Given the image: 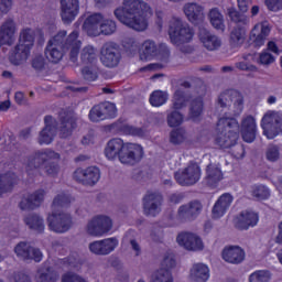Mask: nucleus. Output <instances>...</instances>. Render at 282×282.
Listing matches in <instances>:
<instances>
[{"instance_id":"nucleus-1","label":"nucleus","mask_w":282,"mask_h":282,"mask_svg":"<svg viewBox=\"0 0 282 282\" xmlns=\"http://www.w3.org/2000/svg\"><path fill=\"white\" fill-rule=\"evenodd\" d=\"M83 47L80 31L74 30L67 35L66 30L58 31L48 40L45 47V56L51 63H61L63 56L68 53V58L74 65H78V56L83 65H94L98 63V48L88 44Z\"/></svg>"},{"instance_id":"nucleus-2","label":"nucleus","mask_w":282,"mask_h":282,"mask_svg":"<svg viewBox=\"0 0 282 282\" xmlns=\"http://www.w3.org/2000/svg\"><path fill=\"white\" fill-rule=\"evenodd\" d=\"M113 14L122 25L135 32H144L149 28L148 17L153 14V9L144 0H123Z\"/></svg>"},{"instance_id":"nucleus-3","label":"nucleus","mask_w":282,"mask_h":282,"mask_svg":"<svg viewBox=\"0 0 282 282\" xmlns=\"http://www.w3.org/2000/svg\"><path fill=\"white\" fill-rule=\"evenodd\" d=\"M239 140V122L232 117H221L216 124L215 144L219 149H230Z\"/></svg>"},{"instance_id":"nucleus-4","label":"nucleus","mask_w":282,"mask_h":282,"mask_svg":"<svg viewBox=\"0 0 282 282\" xmlns=\"http://www.w3.org/2000/svg\"><path fill=\"white\" fill-rule=\"evenodd\" d=\"M167 34L173 45H184V43H191L193 41L195 31L186 21L173 17L169 23Z\"/></svg>"},{"instance_id":"nucleus-5","label":"nucleus","mask_w":282,"mask_h":282,"mask_svg":"<svg viewBox=\"0 0 282 282\" xmlns=\"http://www.w3.org/2000/svg\"><path fill=\"white\" fill-rule=\"evenodd\" d=\"M46 224L48 230L56 232L57 235H63L69 231L72 226H74V218L69 213L53 210L47 214Z\"/></svg>"},{"instance_id":"nucleus-6","label":"nucleus","mask_w":282,"mask_h":282,"mask_svg":"<svg viewBox=\"0 0 282 282\" xmlns=\"http://www.w3.org/2000/svg\"><path fill=\"white\" fill-rule=\"evenodd\" d=\"M218 105L223 109H229L231 116H241L243 95L235 89L225 90L218 97Z\"/></svg>"},{"instance_id":"nucleus-7","label":"nucleus","mask_w":282,"mask_h":282,"mask_svg":"<svg viewBox=\"0 0 282 282\" xmlns=\"http://www.w3.org/2000/svg\"><path fill=\"white\" fill-rule=\"evenodd\" d=\"M263 134L268 140H274L276 135L282 133V112L275 110L267 111L261 120Z\"/></svg>"},{"instance_id":"nucleus-8","label":"nucleus","mask_w":282,"mask_h":282,"mask_svg":"<svg viewBox=\"0 0 282 282\" xmlns=\"http://www.w3.org/2000/svg\"><path fill=\"white\" fill-rule=\"evenodd\" d=\"M113 228V220L106 215H97L88 220L86 225V232L90 237H105L111 232Z\"/></svg>"},{"instance_id":"nucleus-9","label":"nucleus","mask_w":282,"mask_h":282,"mask_svg":"<svg viewBox=\"0 0 282 282\" xmlns=\"http://www.w3.org/2000/svg\"><path fill=\"white\" fill-rule=\"evenodd\" d=\"M174 177L180 186H194L202 178V167L196 163H191L175 172Z\"/></svg>"},{"instance_id":"nucleus-10","label":"nucleus","mask_w":282,"mask_h":282,"mask_svg":"<svg viewBox=\"0 0 282 282\" xmlns=\"http://www.w3.org/2000/svg\"><path fill=\"white\" fill-rule=\"evenodd\" d=\"M120 50L118 48V44L113 42H106L100 48V63L104 67H108L109 69H113V67H118L120 65Z\"/></svg>"},{"instance_id":"nucleus-11","label":"nucleus","mask_w":282,"mask_h":282,"mask_svg":"<svg viewBox=\"0 0 282 282\" xmlns=\"http://www.w3.org/2000/svg\"><path fill=\"white\" fill-rule=\"evenodd\" d=\"M144 158V149L138 143L127 142L120 154L119 162L127 166H135Z\"/></svg>"},{"instance_id":"nucleus-12","label":"nucleus","mask_w":282,"mask_h":282,"mask_svg":"<svg viewBox=\"0 0 282 282\" xmlns=\"http://www.w3.org/2000/svg\"><path fill=\"white\" fill-rule=\"evenodd\" d=\"M14 253L20 261H24L25 263H30V261L41 263V261H43V252H41V249L32 247L25 241H21L14 247Z\"/></svg>"},{"instance_id":"nucleus-13","label":"nucleus","mask_w":282,"mask_h":282,"mask_svg":"<svg viewBox=\"0 0 282 282\" xmlns=\"http://www.w3.org/2000/svg\"><path fill=\"white\" fill-rule=\"evenodd\" d=\"M50 160H61V154L58 152H54V150L36 151L29 156L26 169L28 171L39 169L43 166L45 162H50Z\"/></svg>"},{"instance_id":"nucleus-14","label":"nucleus","mask_w":282,"mask_h":282,"mask_svg":"<svg viewBox=\"0 0 282 282\" xmlns=\"http://www.w3.org/2000/svg\"><path fill=\"white\" fill-rule=\"evenodd\" d=\"M204 206L199 200H193L178 207L176 219L178 221H193L202 214Z\"/></svg>"},{"instance_id":"nucleus-15","label":"nucleus","mask_w":282,"mask_h":282,"mask_svg":"<svg viewBox=\"0 0 282 282\" xmlns=\"http://www.w3.org/2000/svg\"><path fill=\"white\" fill-rule=\"evenodd\" d=\"M196 84L198 85L197 94H199V97H195L189 101V119L194 122H197L202 118V113H204V98L202 96H206L204 82L197 79Z\"/></svg>"},{"instance_id":"nucleus-16","label":"nucleus","mask_w":282,"mask_h":282,"mask_svg":"<svg viewBox=\"0 0 282 282\" xmlns=\"http://www.w3.org/2000/svg\"><path fill=\"white\" fill-rule=\"evenodd\" d=\"M47 192L43 188L36 189L23 196L19 203V208L22 210H36L43 206Z\"/></svg>"},{"instance_id":"nucleus-17","label":"nucleus","mask_w":282,"mask_h":282,"mask_svg":"<svg viewBox=\"0 0 282 282\" xmlns=\"http://www.w3.org/2000/svg\"><path fill=\"white\" fill-rule=\"evenodd\" d=\"M74 180L84 186H96L100 182V169L96 166L77 169L74 172Z\"/></svg>"},{"instance_id":"nucleus-18","label":"nucleus","mask_w":282,"mask_h":282,"mask_svg":"<svg viewBox=\"0 0 282 282\" xmlns=\"http://www.w3.org/2000/svg\"><path fill=\"white\" fill-rule=\"evenodd\" d=\"M119 241L118 238H105L102 240H96L89 243V250L93 254H97L99 257H107V254H111L118 248Z\"/></svg>"},{"instance_id":"nucleus-19","label":"nucleus","mask_w":282,"mask_h":282,"mask_svg":"<svg viewBox=\"0 0 282 282\" xmlns=\"http://www.w3.org/2000/svg\"><path fill=\"white\" fill-rule=\"evenodd\" d=\"M44 128L39 133L37 142L39 144H52L54 142V138H56V133L58 131V124L56 123V119L52 116L44 117Z\"/></svg>"},{"instance_id":"nucleus-20","label":"nucleus","mask_w":282,"mask_h":282,"mask_svg":"<svg viewBox=\"0 0 282 282\" xmlns=\"http://www.w3.org/2000/svg\"><path fill=\"white\" fill-rule=\"evenodd\" d=\"M163 197L159 193H150L143 197V213L148 217H156L162 212Z\"/></svg>"},{"instance_id":"nucleus-21","label":"nucleus","mask_w":282,"mask_h":282,"mask_svg":"<svg viewBox=\"0 0 282 282\" xmlns=\"http://www.w3.org/2000/svg\"><path fill=\"white\" fill-rule=\"evenodd\" d=\"M198 41H200L203 47H205L207 52H217L223 45L221 37L204 26H200L198 30Z\"/></svg>"},{"instance_id":"nucleus-22","label":"nucleus","mask_w":282,"mask_h":282,"mask_svg":"<svg viewBox=\"0 0 282 282\" xmlns=\"http://www.w3.org/2000/svg\"><path fill=\"white\" fill-rule=\"evenodd\" d=\"M224 180V171L221 170V164L209 163L205 167L204 182L209 188H217L219 183Z\"/></svg>"},{"instance_id":"nucleus-23","label":"nucleus","mask_w":282,"mask_h":282,"mask_svg":"<svg viewBox=\"0 0 282 282\" xmlns=\"http://www.w3.org/2000/svg\"><path fill=\"white\" fill-rule=\"evenodd\" d=\"M176 241L178 246L192 252H197V250H204V242L202 241V238H199L195 234H191V232L178 234V236L176 237Z\"/></svg>"},{"instance_id":"nucleus-24","label":"nucleus","mask_w":282,"mask_h":282,"mask_svg":"<svg viewBox=\"0 0 282 282\" xmlns=\"http://www.w3.org/2000/svg\"><path fill=\"white\" fill-rule=\"evenodd\" d=\"M259 224V214L252 210H242L235 218V228L237 230H250V228H254Z\"/></svg>"},{"instance_id":"nucleus-25","label":"nucleus","mask_w":282,"mask_h":282,"mask_svg":"<svg viewBox=\"0 0 282 282\" xmlns=\"http://www.w3.org/2000/svg\"><path fill=\"white\" fill-rule=\"evenodd\" d=\"M80 10L78 0H61V18L63 23H72Z\"/></svg>"},{"instance_id":"nucleus-26","label":"nucleus","mask_w":282,"mask_h":282,"mask_svg":"<svg viewBox=\"0 0 282 282\" xmlns=\"http://www.w3.org/2000/svg\"><path fill=\"white\" fill-rule=\"evenodd\" d=\"M59 135L61 138H69L76 129V115L72 111L62 110L59 112Z\"/></svg>"},{"instance_id":"nucleus-27","label":"nucleus","mask_w":282,"mask_h":282,"mask_svg":"<svg viewBox=\"0 0 282 282\" xmlns=\"http://www.w3.org/2000/svg\"><path fill=\"white\" fill-rule=\"evenodd\" d=\"M17 34V23L14 19L8 18L0 25V47L2 45H12L14 43V35Z\"/></svg>"},{"instance_id":"nucleus-28","label":"nucleus","mask_w":282,"mask_h":282,"mask_svg":"<svg viewBox=\"0 0 282 282\" xmlns=\"http://www.w3.org/2000/svg\"><path fill=\"white\" fill-rule=\"evenodd\" d=\"M240 133L245 142H254L257 139V119L252 116L243 117L240 124Z\"/></svg>"},{"instance_id":"nucleus-29","label":"nucleus","mask_w":282,"mask_h":282,"mask_svg":"<svg viewBox=\"0 0 282 282\" xmlns=\"http://www.w3.org/2000/svg\"><path fill=\"white\" fill-rule=\"evenodd\" d=\"M183 12L189 23L197 25L204 21V6L197 2H187L183 7Z\"/></svg>"},{"instance_id":"nucleus-30","label":"nucleus","mask_w":282,"mask_h":282,"mask_svg":"<svg viewBox=\"0 0 282 282\" xmlns=\"http://www.w3.org/2000/svg\"><path fill=\"white\" fill-rule=\"evenodd\" d=\"M221 257L226 263L239 265V263H243L246 259V251L239 246H229L224 248Z\"/></svg>"},{"instance_id":"nucleus-31","label":"nucleus","mask_w":282,"mask_h":282,"mask_svg":"<svg viewBox=\"0 0 282 282\" xmlns=\"http://www.w3.org/2000/svg\"><path fill=\"white\" fill-rule=\"evenodd\" d=\"M32 48H29L24 44L18 42V44L10 51L9 61L12 65L19 66L28 62Z\"/></svg>"},{"instance_id":"nucleus-32","label":"nucleus","mask_w":282,"mask_h":282,"mask_svg":"<svg viewBox=\"0 0 282 282\" xmlns=\"http://www.w3.org/2000/svg\"><path fill=\"white\" fill-rule=\"evenodd\" d=\"M124 141L120 138L110 139L104 150V154L107 160L113 162V160H120V155H122V151L124 149Z\"/></svg>"},{"instance_id":"nucleus-33","label":"nucleus","mask_w":282,"mask_h":282,"mask_svg":"<svg viewBox=\"0 0 282 282\" xmlns=\"http://www.w3.org/2000/svg\"><path fill=\"white\" fill-rule=\"evenodd\" d=\"M270 34V25L268 22L258 23L250 32V41L256 47H261L265 43V39Z\"/></svg>"},{"instance_id":"nucleus-34","label":"nucleus","mask_w":282,"mask_h":282,"mask_svg":"<svg viewBox=\"0 0 282 282\" xmlns=\"http://www.w3.org/2000/svg\"><path fill=\"white\" fill-rule=\"evenodd\" d=\"M232 195L229 193L223 194L217 202L215 203L213 209H212V217L213 219H220V217H224L226 215V212L228 208H230V205L232 204Z\"/></svg>"},{"instance_id":"nucleus-35","label":"nucleus","mask_w":282,"mask_h":282,"mask_svg":"<svg viewBox=\"0 0 282 282\" xmlns=\"http://www.w3.org/2000/svg\"><path fill=\"white\" fill-rule=\"evenodd\" d=\"M102 19L105 17L101 13H94L84 21L83 28L88 36H100V23H102Z\"/></svg>"},{"instance_id":"nucleus-36","label":"nucleus","mask_w":282,"mask_h":282,"mask_svg":"<svg viewBox=\"0 0 282 282\" xmlns=\"http://www.w3.org/2000/svg\"><path fill=\"white\" fill-rule=\"evenodd\" d=\"M189 279L195 282H206L210 279V270L204 263H195L189 270Z\"/></svg>"},{"instance_id":"nucleus-37","label":"nucleus","mask_w":282,"mask_h":282,"mask_svg":"<svg viewBox=\"0 0 282 282\" xmlns=\"http://www.w3.org/2000/svg\"><path fill=\"white\" fill-rule=\"evenodd\" d=\"M247 30L246 26L236 25L229 33V45L230 47H241L246 43Z\"/></svg>"},{"instance_id":"nucleus-38","label":"nucleus","mask_w":282,"mask_h":282,"mask_svg":"<svg viewBox=\"0 0 282 282\" xmlns=\"http://www.w3.org/2000/svg\"><path fill=\"white\" fill-rule=\"evenodd\" d=\"M59 275L54 268L43 264L40 267L35 273L36 282H56L58 281Z\"/></svg>"},{"instance_id":"nucleus-39","label":"nucleus","mask_w":282,"mask_h":282,"mask_svg":"<svg viewBox=\"0 0 282 282\" xmlns=\"http://www.w3.org/2000/svg\"><path fill=\"white\" fill-rule=\"evenodd\" d=\"M207 17L214 30H217L218 32H226V21L224 20V14L218 8L210 9Z\"/></svg>"},{"instance_id":"nucleus-40","label":"nucleus","mask_w":282,"mask_h":282,"mask_svg":"<svg viewBox=\"0 0 282 282\" xmlns=\"http://www.w3.org/2000/svg\"><path fill=\"white\" fill-rule=\"evenodd\" d=\"M24 224H26L31 230H35V232L45 231V219H43V216L39 214L28 215L24 218Z\"/></svg>"},{"instance_id":"nucleus-41","label":"nucleus","mask_w":282,"mask_h":282,"mask_svg":"<svg viewBox=\"0 0 282 282\" xmlns=\"http://www.w3.org/2000/svg\"><path fill=\"white\" fill-rule=\"evenodd\" d=\"M188 105V95L184 89L178 88L174 91L172 97V109L182 111V109H186Z\"/></svg>"},{"instance_id":"nucleus-42","label":"nucleus","mask_w":282,"mask_h":282,"mask_svg":"<svg viewBox=\"0 0 282 282\" xmlns=\"http://www.w3.org/2000/svg\"><path fill=\"white\" fill-rule=\"evenodd\" d=\"M155 56H158V44L151 40L144 41L140 53L141 61H151Z\"/></svg>"},{"instance_id":"nucleus-43","label":"nucleus","mask_w":282,"mask_h":282,"mask_svg":"<svg viewBox=\"0 0 282 282\" xmlns=\"http://www.w3.org/2000/svg\"><path fill=\"white\" fill-rule=\"evenodd\" d=\"M14 184H17V174L7 173L0 175V197L3 193H10L14 188Z\"/></svg>"},{"instance_id":"nucleus-44","label":"nucleus","mask_w":282,"mask_h":282,"mask_svg":"<svg viewBox=\"0 0 282 282\" xmlns=\"http://www.w3.org/2000/svg\"><path fill=\"white\" fill-rule=\"evenodd\" d=\"M80 72L84 80L94 83L95 80H98L100 68H98V65L96 64H86V66H84Z\"/></svg>"},{"instance_id":"nucleus-45","label":"nucleus","mask_w":282,"mask_h":282,"mask_svg":"<svg viewBox=\"0 0 282 282\" xmlns=\"http://www.w3.org/2000/svg\"><path fill=\"white\" fill-rule=\"evenodd\" d=\"M188 140V132L184 128H176L170 132V143L175 147L184 144Z\"/></svg>"},{"instance_id":"nucleus-46","label":"nucleus","mask_w":282,"mask_h":282,"mask_svg":"<svg viewBox=\"0 0 282 282\" xmlns=\"http://www.w3.org/2000/svg\"><path fill=\"white\" fill-rule=\"evenodd\" d=\"M134 235V231H127L123 241L124 243H129L131 250L134 251V257H140V254H142V246H140V242L135 239Z\"/></svg>"},{"instance_id":"nucleus-47","label":"nucleus","mask_w":282,"mask_h":282,"mask_svg":"<svg viewBox=\"0 0 282 282\" xmlns=\"http://www.w3.org/2000/svg\"><path fill=\"white\" fill-rule=\"evenodd\" d=\"M116 30H118V25L116 21L111 19H102L99 24V34H104L105 36H111V34H116Z\"/></svg>"},{"instance_id":"nucleus-48","label":"nucleus","mask_w":282,"mask_h":282,"mask_svg":"<svg viewBox=\"0 0 282 282\" xmlns=\"http://www.w3.org/2000/svg\"><path fill=\"white\" fill-rule=\"evenodd\" d=\"M169 100V93L162 90H154L150 95V105L152 107H162V105H166Z\"/></svg>"},{"instance_id":"nucleus-49","label":"nucleus","mask_w":282,"mask_h":282,"mask_svg":"<svg viewBox=\"0 0 282 282\" xmlns=\"http://www.w3.org/2000/svg\"><path fill=\"white\" fill-rule=\"evenodd\" d=\"M122 47L127 54L133 56V54H138V52H140V42L135 37H124L122 41Z\"/></svg>"},{"instance_id":"nucleus-50","label":"nucleus","mask_w":282,"mask_h":282,"mask_svg":"<svg viewBox=\"0 0 282 282\" xmlns=\"http://www.w3.org/2000/svg\"><path fill=\"white\" fill-rule=\"evenodd\" d=\"M166 122L167 127H180L184 124V115L180 112V110L173 109L172 111L167 112Z\"/></svg>"},{"instance_id":"nucleus-51","label":"nucleus","mask_w":282,"mask_h":282,"mask_svg":"<svg viewBox=\"0 0 282 282\" xmlns=\"http://www.w3.org/2000/svg\"><path fill=\"white\" fill-rule=\"evenodd\" d=\"M228 17L234 23L241 28H246V25L250 23V18H248V15L239 13V11L235 9H228Z\"/></svg>"},{"instance_id":"nucleus-52","label":"nucleus","mask_w":282,"mask_h":282,"mask_svg":"<svg viewBox=\"0 0 282 282\" xmlns=\"http://www.w3.org/2000/svg\"><path fill=\"white\" fill-rule=\"evenodd\" d=\"M69 204H72V197L65 192H62L54 197L51 208L52 210H56V208H65L69 206Z\"/></svg>"},{"instance_id":"nucleus-53","label":"nucleus","mask_w":282,"mask_h":282,"mask_svg":"<svg viewBox=\"0 0 282 282\" xmlns=\"http://www.w3.org/2000/svg\"><path fill=\"white\" fill-rule=\"evenodd\" d=\"M21 45H24L25 47H29V50H32L34 47V31L31 29H24L20 32L19 42Z\"/></svg>"},{"instance_id":"nucleus-54","label":"nucleus","mask_w":282,"mask_h":282,"mask_svg":"<svg viewBox=\"0 0 282 282\" xmlns=\"http://www.w3.org/2000/svg\"><path fill=\"white\" fill-rule=\"evenodd\" d=\"M151 282H173V273L166 269H160L152 274Z\"/></svg>"},{"instance_id":"nucleus-55","label":"nucleus","mask_w":282,"mask_h":282,"mask_svg":"<svg viewBox=\"0 0 282 282\" xmlns=\"http://www.w3.org/2000/svg\"><path fill=\"white\" fill-rule=\"evenodd\" d=\"M272 280V273L265 270H259L250 274L249 282H270Z\"/></svg>"},{"instance_id":"nucleus-56","label":"nucleus","mask_w":282,"mask_h":282,"mask_svg":"<svg viewBox=\"0 0 282 282\" xmlns=\"http://www.w3.org/2000/svg\"><path fill=\"white\" fill-rule=\"evenodd\" d=\"M99 106L101 107L104 120H107L109 118H116L118 113V109L116 108L115 104L106 101V102L99 104Z\"/></svg>"},{"instance_id":"nucleus-57","label":"nucleus","mask_w":282,"mask_h":282,"mask_svg":"<svg viewBox=\"0 0 282 282\" xmlns=\"http://www.w3.org/2000/svg\"><path fill=\"white\" fill-rule=\"evenodd\" d=\"M252 197L256 199H268L270 197V189L265 185H254L251 191Z\"/></svg>"},{"instance_id":"nucleus-58","label":"nucleus","mask_w":282,"mask_h":282,"mask_svg":"<svg viewBox=\"0 0 282 282\" xmlns=\"http://www.w3.org/2000/svg\"><path fill=\"white\" fill-rule=\"evenodd\" d=\"M161 265H162L161 270H169L171 272V270H173V268H175L176 265L175 254L165 253Z\"/></svg>"},{"instance_id":"nucleus-59","label":"nucleus","mask_w":282,"mask_h":282,"mask_svg":"<svg viewBox=\"0 0 282 282\" xmlns=\"http://www.w3.org/2000/svg\"><path fill=\"white\" fill-rule=\"evenodd\" d=\"M89 120L91 122H100V120H105V117L102 115V108L99 105L94 106L89 111Z\"/></svg>"},{"instance_id":"nucleus-60","label":"nucleus","mask_w":282,"mask_h":282,"mask_svg":"<svg viewBox=\"0 0 282 282\" xmlns=\"http://www.w3.org/2000/svg\"><path fill=\"white\" fill-rule=\"evenodd\" d=\"M265 155L269 162H276L281 158V151L278 145H269Z\"/></svg>"},{"instance_id":"nucleus-61","label":"nucleus","mask_w":282,"mask_h":282,"mask_svg":"<svg viewBox=\"0 0 282 282\" xmlns=\"http://www.w3.org/2000/svg\"><path fill=\"white\" fill-rule=\"evenodd\" d=\"M45 57L43 55H36L31 59V66L35 69V72H43L45 69Z\"/></svg>"},{"instance_id":"nucleus-62","label":"nucleus","mask_w":282,"mask_h":282,"mask_svg":"<svg viewBox=\"0 0 282 282\" xmlns=\"http://www.w3.org/2000/svg\"><path fill=\"white\" fill-rule=\"evenodd\" d=\"M62 282H88L82 275L75 272H66L62 275Z\"/></svg>"},{"instance_id":"nucleus-63","label":"nucleus","mask_w":282,"mask_h":282,"mask_svg":"<svg viewBox=\"0 0 282 282\" xmlns=\"http://www.w3.org/2000/svg\"><path fill=\"white\" fill-rule=\"evenodd\" d=\"M265 6L271 12H279L282 10V0H265Z\"/></svg>"},{"instance_id":"nucleus-64","label":"nucleus","mask_w":282,"mask_h":282,"mask_svg":"<svg viewBox=\"0 0 282 282\" xmlns=\"http://www.w3.org/2000/svg\"><path fill=\"white\" fill-rule=\"evenodd\" d=\"M10 282H32V279H30V275L25 273L18 272L12 276Z\"/></svg>"}]
</instances>
